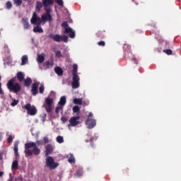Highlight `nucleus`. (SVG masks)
I'll return each mask as SVG.
<instances>
[{"label":"nucleus","instance_id":"20e7f679","mask_svg":"<svg viewBox=\"0 0 181 181\" xmlns=\"http://www.w3.org/2000/svg\"><path fill=\"white\" fill-rule=\"evenodd\" d=\"M45 165L50 170L56 169L59 166V163L54 162V158L52 156H47L45 158Z\"/></svg>","mask_w":181,"mask_h":181},{"label":"nucleus","instance_id":"13d9d810","mask_svg":"<svg viewBox=\"0 0 181 181\" xmlns=\"http://www.w3.org/2000/svg\"><path fill=\"white\" fill-rule=\"evenodd\" d=\"M21 180H22V177H20Z\"/></svg>","mask_w":181,"mask_h":181},{"label":"nucleus","instance_id":"f704fd0d","mask_svg":"<svg viewBox=\"0 0 181 181\" xmlns=\"http://www.w3.org/2000/svg\"><path fill=\"white\" fill-rule=\"evenodd\" d=\"M19 103V100L16 99H13V102L11 103V107H15L16 105H18Z\"/></svg>","mask_w":181,"mask_h":181},{"label":"nucleus","instance_id":"a18cd8bd","mask_svg":"<svg viewBox=\"0 0 181 181\" xmlns=\"http://www.w3.org/2000/svg\"><path fill=\"white\" fill-rule=\"evenodd\" d=\"M163 52L165 53L166 54H172V50L171 49H164Z\"/></svg>","mask_w":181,"mask_h":181},{"label":"nucleus","instance_id":"e433bc0d","mask_svg":"<svg viewBox=\"0 0 181 181\" xmlns=\"http://www.w3.org/2000/svg\"><path fill=\"white\" fill-rule=\"evenodd\" d=\"M39 92H40V94H43V93H45V86L40 85L39 88Z\"/></svg>","mask_w":181,"mask_h":181},{"label":"nucleus","instance_id":"9d476101","mask_svg":"<svg viewBox=\"0 0 181 181\" xmlns=\"http://www.w3.org/2000/svg\"><path fill=\"white\" fill-rule=\"evenodd\" d=\"M78 119H80V115L71 117L68 127H77V125L80 124V121H78Z\"/></svg>","mask_w":181,"mask_h":181},{"label":"nucleus","instance_id":"f8f14e48","mask_svg":"<svg viewBox=\"0 0 181 181\" xmlns=\"http://www.w3.org/2000/svg\"><path fill=\"white\" fill-rule=\"evenodd\" d=\"M53 4H54V1L53 0H42L44 10L52 9L50 5H53Z\"/></svg>","mask_w":181,"mask_h":181},{"label":"nucleus","instance_id":"c03bdc74","mask_svg":"<svg viewBox=\"0 0 181 181\" xmlns=\"http://www.w3.org/2000/svg\"><path fill=\"white\" fill-rule=\"evenodd\" d=\"M55 1L59 6H63V0H55Z\"/></svg>","mask_w":181,"mask_h":181},{"label":"nucleus","instance_id":"f03ea898","mask_svg":"<svg viewBox=\"0 0 181 181\" xmlns=\"http://www.w3.org/2000/svg\"><path fill=\"white\" fill-rule=\"evenodd\" d=\"M7 88L9 91L18 94L22 90V86L19 83H16V78H13L10 79L7 83Z\"/></svg>","mask_w":181,"mask_h":181},{"label":"nucleus","instance_id":"ea45409f","mask_svg":"<svg viewBox=\"0 0 181 181\" xmlns=\"http://www.w3.org/2000/svg\"><path fill=\"white\" fill-rule=\"evenodd\" d=\"M13 138H15L14 136H12V135H9L7 140L8 144H12V142L13 141Z\"/></svg>","mask_w":181,"mask_h":181},{"label":"nucleus","instance_id":"dca6fc26","mask_svg":"<svg viewBox=\"0 0 181 181\" xmlns=\"http://www.w3.org/2000/svg\"><path fill=\"white\" fill-rule=\"evenodd\" d=\"M22 23H23V26L25 30H28V29H29V28H30V24H29V20L28 18H23Z\"/></svg>","mask_w":181,"mask_h":181},{"label":"nucleus","instance_id":"1a4fd4ad","mask_svg":"<svg viewBox=\"0 0 181 181\" xmlns=\"http://www.w3.org/2000/svg\"><path fill=\"white\" fill-rule=\"evenodd\" d=\"M42 18L39 17L37 16V13L36 12H34L33 13V16L30 19V23L32 25H42Z\"/></svg>","mask_w":181,"mask_h":181},{"label":"nucleus","instance_id":"5701e85b","mask_svg":"<svg viewBox=\"0 0 181 181\" xmlns=\"http://www.w3.org/2000/svg\"><path fill=\"white\" fill-rule=\"evenodd\" d=\"M123 50L125 53H130L131 52V45L128 44H124L123 46Z\"/></svg>","mask_w":181,"mask_h":181},{"label":"nucleus","instance_id":"052dcab7","mask_svg":"<svg viewBox=\"0 0 181 181\" xmlns=\"http://www.w3.org/2000/svg\"><path fill=\"white\" fill-rule=\"evenodd\" d=\"M9 181H12V180H11V179H10V180H9Z\"/></svg>","mask_w":181,"mask_h":181},{"label":"nucleus","instance_id":"423d86ee","mask_svg":"<svg viewBox=\"0 0 181 181\" xmlns=\"http://www.w3.org/2000/svg\"><path fill=\"white\" fill-rule=\"evenodd\" d=\"M53 99L50 98H47L45 100L42 107L45 109L48 114H50L53 110Z\"/></svg>","mask_w":181,"mask_h":181},{"label":"nucleus","instance_id":"79ce46f5","mask_svg":"<svg viewBox=\"0 0 181 181\" xmlns=\"http://www.w3.org/2000/svg\"><path fill=\"white\" fill-rule=\"evenodd\" d=\"M76 176H83V171L78 170L75 173Z\"/></svg>","mask_w":181,"mask_h":181},{"label":"nucleus","instance_id":"bf43d9fd","mask_svg":"<svg viewBox=\"0 0 181 181\" xmlns=\"http://www.w3.org/2000/svg\"><path fill=\"white\" fill-rule=\"evenodd\" d=\"M1 136H1V134H0V138H1Z\"/></svg>","mask_w":181,"mask_h":181},{"label":"nucleus","instance_id":"8fccbe9b","mask_svg":"<svg viewBox=\"0 0 181 181\" xmlns=\"http://www.w3.org/2000/svg\"><path fill=\"white\" fill-rule=\"evenodd\" d=\"M44 144H49V139L47 137H44Z\"/></svg>","mask_w":181,"mask_h":181},{"label":"nucleus","instance_id":"cd10ccee","mask_svg":"<svg viewBox=\"0 0 181 181\" xmlns=\"http://www.w3.org/2000/svg\"><path fill=\"white\" fill-rule=\"evenodd\" d=\"M18 141H16L14 144V148H13L16 156H19V153H18Z\"/></svg>","mask_w":181,"mask_h":181},{"label":"nucleus","instance_id":"bb28decb","mask_svg":"<svg viewBox=\"0 0 181 181\" xmlns=\"http://www.w3.org/2000/svg\"><path fill=\"white\" fill-rule=\"evenodd\" d=\"M73 112L78 115L80 114V107L78 105L74 106L72 108Z\"/></svg>","mask_w":181,"mask_h":181},{"label":"nucleus","instance_id":"4c0bfd02","mask_svg":"<svg viewBox=\"0 0 181 181\" xmlns=\"http://www.w3.org/2000/svg\"><path fill=\"white\" fill-rule=\"evenodd\" d=\"M103 32L105 33V30L103 31H98L96 33V36H98V37H104V35H103Z\"/></svg>","mask_w":181,"mask_h":181},{"label":"nucleus","instance_id":"b1692460","mask_svg":"<svg viewBox=\"0 0 181 181\" xmlns=\"http://www.w3.org/2000/svg\"><path fill=\"white\" fill-rule=\"evenodd\" d=\"M58 104L61 107H64V105H66V97L65 96L61 97L60 100L58 103Z\"/></svg>","mask_w":181,"mask_h":181},{"label":"nucleus","instance_id":"2f4dec72","mask_svg":"<svg viewBox=\"0 0 181 181\" xmlns=\"http://www.w3.org/2000/svg\"><path fill=\"white\" fill-rule=\"evenodd\" d=\"M38 63H43L45 62V56L40 54L37 57Z\"/></svg>","mask_w":181,"mask_h":181},{"label":"nucleus","instance_id":"aec40b11","mask_svg":"<svg viewBox=\"0 0 181 181\" xmlns=\"http://www.w3.org/2000/svg\"><path fill=\"white\" fill-rule=\"evenodd\" d=\"M18 168H19V164L18 160H13L11 165L12 170H18Z\"/></svg>","mask_w":181,"mask_h":181},{"label":"nucleus","instance_id":"7ed1b4c3","mask_svg":"<svg viewBox=\"0 0 181 181\" xmlns=\"http://www.w3.org/2000/svg\"><path fill=\"white\" fill-rule=\"evenodd\" d=\"M78 66L77 64L73 65V71H72V88H78L80 87V77H78V74H77V69Z\"/></svg>","mask_w":181,"mask_h":181},{"label":"nucleus","instance_id":"37998d69","mask_svg":"<svg viewBox=\"0 0 181 181\" xmlns=\"http://www.w3.org/2000/svg\"><path fill=\"white\" fill-rule=\"evenodd\" d=\"M61 121L63 122V124H66V122H67V117L62 116L61 117Z\"/></svg>","mask_w":181,"mask_h":181},{"label":"nucleus","instance_id":"a878e982","mask_svg":"<svg viewBox=\"0 0 181 181\" xmlns=\"http://www.w3.org/2000/svg\"><path fill=\"white\" fill-rule=\"evenodd\" d=\"M74 104H76V105H81V104H83V98H74Z\"/></svg>","mask_w":181,"mask_h":181},{"label":"nucleus","instance_id":"680f3d73","mask_svg":"<svg viewBox=\"0 0 181 181\" xmlns=\"http://www.w3.org/2000/svg\"><path fill=\"white\" fill-rule=\"evenodd\" d=\"M0 81H1V76H0Z\"/></svg>","mask_w":181,"mask_h":181},{"label":"nucleus","instance_id":"603ef678","mask_svg":"<svg viewBox=\"0 0 181 181\" xmlns=\"http://www.w3.org/2000/svg\"><path fill=\"white\" fill-rule=\"evenodd\" d=\"M4 158V154L2 153V152H0V160H2Z\"/></svg>","mask_w":181,"mask_h":181},{"label":"nucleus","instance_id":"a19ab883","mask_svg":"<svg viewBox=\"0 0 181 181\" xmlns=\"http://www.w3.org/2000/svg\"><path fill=\"white\" fill-rule=\"evenodd\" d=\"M55 56L56 57H59V58L63 57V55L62 54V52L59 50L55 52Z\"/></svg>","mask_w":181,"mask_h":181},{"label":"nucleus","instance_id":"7c9ffc66","mask_svg":"<svg viewBox=\"0 0 181 181\" xmlns=\"http://www.w3.org/2000/svg\"><path fill=\"white\" fill-rule=\"evenodd\" d=\"M56 141L58 144H63V142H64V139H63V136H57Z\"/></svg>","mask_w":181,"mask_h":181},{"label":"nucleus","instance_id":"e2e57ef3","mask_svg":"<svg viewBox=\"0 0 181 181\" xmlns=\"http://www.w3.org/2000/svg\"><path fill=\"white\" fill-rule=\"evenodd\" d=\"M23 1H28V0H23Z\"/></svg>","mask_w":181,"mask_h":181},{"label":"nucleus","instance_id":"de8ad7c7","mask_svg":"<svg viewBox=\"0 0 181 181\" xmlns=\"http://www.w3.org/2000/svg\"><path fill=\"white\" fill-rule=\"evenodd\" d=\"M98 46H103V47H104V46H105V42H104V41H100V42H98Z\"/></svg>","mask_w":181,"mask_h":181},{"label":"nucleus","instance_id":"6e6552de","mask_svg":"<svg viewBox=\"0 0 181 181\" xmlns=\"http://www.w3.org/2000/svg\"><path fill=\"white\" fill-rule=\"evenodd\" d=\"M24 109L26 110L28 115H36L37 114V109L34 105L32 106L30 103H28L24 106Z\"/></svg>","mask_w":181,"mask_h":181},{"label":"nucleus","instance_id":"c85d7f7f","mask_svg":"<svg viewBox=\"0 0 181 181\" xmlns=\"http://www.w3.org/2000/svg\"><path fill=\"white\" fill-rule=\"evenodd\" d=\"M68 161L69 163H74L76 162V158H74V156H73V154H69Z\"/></svg>","mask_w":181,"mask_h":181},{"label":"nucleus","instance_id":"412c9836","mask_svg":"<svg viewBox=\"0 0 181 181\" xmlns=\"http://www.w3.org/2000/svg\"><path fill=\"white\" fill-rule=\"evenodd\" d=\"M42 8H43V2L42 3L41 1H37L35 11H37V12H40Z\"/></svg>","mask_w":181,"mask_h":181},{"label":"nucleus","instance_id":"c9c22d12","mask_svg":"<svg viewBox=\"0 0 181 181\" xmlns=\"http://www.w3.org/2000/svg\"><path fill=\"white\" fill-rule=\"evenodd\" d=\"M60 111H63V106H58L55 108V112L56 114H59V112H60Z\"/></svg>","mask_w":181,"mask_h":181},{"label":"nucleus","instance_id":"ddd939ff","mask_svg":"<svg viewBox=\"0 0 181 181\" xmlns=\"http://www.w3.org/2000/svg\"><path fill=\"white\" fill-rule=\"evenodd\" d=\"M39 93V83H34L31 87L32 95H37Z\"/></svg>","mask_w":181,"mask_h":181},{"label":"nucleus","instance_id":"09e8293b","mask_svg":"<svg viewBox=\"0 0 181 181\" xmlns=\"http://www.w3.org/2000/svg\"><path fill=\"white\" fill-rule=\"evenodd\" d=\"M129 169H128V168H124V169L123 170V173H124V175H127V173H129Z\"/></svg>","mask_w":181,"mask_h":181},{"label":"nucleus","instance_id":"473e14b6","mask_svg":"<svg viewBox=\"0 0 181 181\" xmlns=\"http://www.w3.org/2000/svg\"><path fill=\"white\" fill-rule=\"evenodd\" d=\"M13 4L16 5V6H21L22 5V0H13Z\"/></svg>","mask_w":181,"mask_h":181},{"label":"nucleus","instance_id":"a211bd4d","mask_svg":"<svg viewBox=\"0 0 181 181\" xmlns=\"http://www.w3.org/2000/svg\"><path fill=\"white\" fill-rule=\"evenodd\" d=\"M33 32H34V33H43V28H42L41 25H36V26L34 27Z\"/></svg>","mask_w":181,"mask_h":181},{"label":"nucleus","instance_id":"f3484780","mask_svg":"<svg viewBox=\"0 0 181 181\" xmlns=\"http://www.w3.org/2000/svg\"><path fill=\"white\" fill-rule=\"evenodd\" d=\"M16 77L20 83H22L25 80V74L22 71H19L16 74Z\"/></svg>","mask_w":181,"mask_h":181},{"label":"nucleus","instance_id":"4d7b16f0","mask_svg":"<svg viewBox=\"0 0 181 181\" xmlns=\"http://www.w3.org/2000/svg\"><path fill=\"white\" fill-rule=\"evenodd\" d=\"M153 26H154V28H156V24H155Z\"/></svg>","mask_w":181,"mask_h":181},{"label":"nucleus","instance_id":"6ab92c4d","mask_svg":"<svg viewBox=\"0 0 181 181\" xmlns=\"http://www.w3.org/2000/svg\"><path fill=\"white\" fill-rule=\"evenodd\" d=\"M23 81L25 87H30V84H32V78L29 77H28L26 79H24Z\"/></svg>","mask_w":181,"mask_h":181},{"label":"nucleus","instance_id":"2eb2a0df","mask_svg":"<svg viewBox=\"0 0 181 181\" xmlns=\"http://www.w3.org/2000/svg\"><path fill=\"white\" fill-rule=\"evenodd\" d=\"M53 152V146L52 144H47L45 147V156H49L52 155Z\"/></svg>","mask_w":181,"mask_h":181},{"label":"nucleus","instance_id":"0eeeda50","mask_svg":"<svg viewBox=\"0 0 181 181\" xmlns=\"http://www.w3.org/2000/svg\"><path fill=\"white\" fill-rule=\"evenodd\" d=\"M45 11V13H42L41 16V21L42 22L46 23V22H52L53 21V17L52 16V9H47L44 10Z\"/></svg>","mask_w":181,"mask_h":181},{"label":"nucleus","instance_id":"5fc2aeb1","mask_svg":"<svg viewBox=\"0 0 181 181\" xmlns=\"http://www.w3.org/2000/svg\"><path fill=\"white\" fill-rule=\"evenodd\" d=\"M4 176V172H0V177Z\"/></svg>","mask_w":181,"mask_h":181},{"label":"nucleus","instance_id":"f257e3e1","mask_svg":"<svg viewBox=\"0 0 181 181\" xmlns=\"http://www.w3.org/2000/svg\"><path fill=\"white\" fill-rule=\"evenodd\" d=\"M43 144V140H37L35 143L33 141H30L25 144L24 153L25 154V156H32L33 155L38 156V155H40V148H39L37 146H40Z\"/></svg>","mask_w":181,"mask_h":181},{"label":"nucleus","instance_id":"6e6d98bb","mask_svg":"<svg viewBox=\"0 0 181 181\" xmlns=\"http://www.w3.org/2000/svg\"><path fill=\"white\" fill-rule=\"evenodd\" d=\"M93 141H94V139L92 137V138L90 139V141L93 142Z\"/></svg>","mask_w":181,"mask_h":181},{"label":"nucleus","instance_id":"39448f33","mask_svg":"<svg viewBox=\"0 0 181 181\" xmlns=\"http://www.w3.org/2000/svg\"><path fill=\"white\" fill-rule=\"evenodd\" d=\"M49 37H50V39H52L54 42H64V43H67L69 42V37L66 35H60L59 34H49Z\"/></svg>","mask_w":181,"mask_h":181},{"label":"nucleus","instance_id":"4468645a","mask_svg":"<svg viewBox=\"0 0 181 181\" xmlns=\"http://www.w3.org/2000/svg\"><path fill=\"white\" fill-rule=\"evenodd\" d=\"M64 33H67L71 39H74V37H76V31H74L71 28H66L65 31H64Z\"/></svg>","mask_w":181,"mask_h":181},{"label":"nucleus","instance_id":"3c124183","mask_svg":"<svg viewBox=\"0 0 181 181\" xmlns=\"http://www.w3.org/2000/svg\"><path fill=\"white\" fill-rule=\"evenodd\" d=\"M4 94V90H2V83L0 82V95Z\"/></svg>","mask_w":181,"mask_h":181},{"label":"nucleus","instance_id":"9b49d317","mask_svg":"<svg viewBox=\"0 0 181 181\" xmlns=\"http://www.w3.org/2000/svg\"><path fill=\"white\" fill-rule=\"evenodd\" d=\"M86 124L88 125L89 129H91L97 125V121L94 119L88 118L86 121Z\"/></svg>","mask_w":181,"mask_h":181},{"label":"nucleus","instance_id":"c756f323","mask_svg":"<svg viewBox=\"0 0 181 181\" xmlns=\"http://www.w3.org/2000/svg\"><path fill=\"white\" fill-rule=\"evenodd\" d=\"M62 26L63 27V28L64 29V32H66V29H70V26H69V23L66 21H64L62 23Z\"/></svg>","mask_w":181,"mask_h":181},{"label":"nucleus","instance_id":"864d4df0","mask_svg":"<svg viewBox=\"0 0 181 181\" xmlns=\"http://www.w3.org/2000/svg\"><path fill=\"white\" fill-rule=\"evenodd\" d=\"M88 118H90V117H93V113L92 112H90L89 114H88Z\"/></svg>","mask_w":181,"mask_h":181},{"label":"nucleus","instance_id":"4be33fe9","mask_svg":"<svg viewBox=\"0 0 181 181\" xmlns=\"http://www.w3.org/2000/svg\"><path fill=\"white\" fill-rule=\"evenodd\" d=\"M54 71L58 76H63V69L60 66L55 67Z\"/></svg>","mask_w":181,"mask_h":181},{"label":"nucleus","instance_id":"49530a36","mask_svg":"<svg viewBox=\"0 0 181 181\" xmlns=\"http://www.w3.org/2000/svg\"><path fill=\"white\" fill-rule=\"evenodd\" d=\"M132 62H134L135 63V64H139V61L135 57H133L132 59Z\"/></svg>","mask_w":181,"mask_h":181},{"label":"nucleus","instance_id":"72a5a7b5","mask_svg":"<svg viewBox=\"0 0 181 181\" xmlns=\"http://www.w3.org/2000/svg\"><path fill=\"white\" fill-rule=\"evenodd\" d=\"M46 69H50V67H53V62H50L49 61H47L45 62Z\"/></svg>","mask_w":181,"mask_h":181},{"label":"nucleus","instance_id":"58836bf2","mask_svg":"<svg viewBox=\"0 0 181 181\" xmlns=\"http://www.w3.org/2000/svg\"><path fill=\"white\" fill-rule=\"evenodd\" d=\"M6 8L7 9H11L12 8V3L11 1H7L6 4Z\"/></svg>","mask_w":181,"mask_h":181},{"label":"nucleus","instance_id":"393cba45","mask_svg":"<svg viewBox=\"0 0 181 181\" xmlns=\"http://www.w3.org/2000/svg\"><path fill=\"white\" fill-rule=\"evenodd\" d=\"M28 55H23L21 58V66H25L28 63Z\"/></svg>","mask_w":181,"mask_h":181}]
</instances>
